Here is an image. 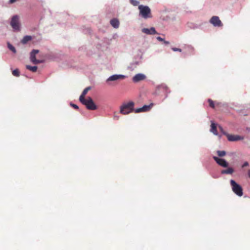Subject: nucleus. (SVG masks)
I'll return each instance as SVG.
<instances>
[{"mask_svg":"<svg viewBox=\"0 0 250 250\" xmlns=\"http://www.w3.org/2000/svg\"><path fill=\"white\" fill-rule=\"evenodd\" d=\"M134 103L130 101L127 103H124L120 107V113L127 115L134 110Z\"/></svg>","mask_w":250,"mask_h":250,"instance_id":"obj_1","label":"nucleus"},{"mask_svg":"<svg viewBox=\"0 0 250 250\" xmlns=\"http://www.w3.org/2000/svg\"><path fill=\"white\" fill-rule=\"evenodd\" d=\"M230 184L233 192L237 196L241 197L243 194V188L241 186L238 184L235 180L231 179Z\"/></svg>","mask_w":250,"mask_h":250,"instance_id":"obj_2","label":"nucleus"},{"mask_svg":"<svg viewBox=\"0 0 250 250\" xmlns=\"http://www.w3.org/2000/svg\"><path fill=\"white\" fill-rule=\"evenodd\" d=\"M139 15L143 18L146 19L151 17V10L148 6L140 5L138 7Z\"/></svg>","mask_w":250,"mask_h":250,"instance_id":"obj_3","label":"nucleus"},{"mask_svg":"<svg viewBox=\"0 0 250 250\" xmlns=\"http://www.w3.org/2000/svg\"><path fill=\"white\" fill-rule=\"evenodd\" d=\"M80 102L83 105H84L86 108L89 110H96L97 108V105L95 104L92 99L88 97L87 99H83Z\"/></svg>","mask_w":250,"mask_h":250,"instance_id":"obj_4","label":"nucleus"},{"mask_svg":"<svg viewBox=\"0 0 250 250\" xmlns=\"http://www.w3.org/2000/svg\"><path fill=\"white\" fill-rule=\"evenodd\" d=\"M10 24L14 31H20L21 30V24L19 21V16L17 15H14L11 18Z\"/></svg>","mask_w":250,"mask_h":250,"instance_id":"obj_5","label":"nucleus"},{"mask_svg":"<svg viewBox=\"0 0 250 250\" xmlns=\"http://www.w3.org/2000/svg\"><path fill=\"white\" fill-rule=\"evenodd\" d=\"M161 92H164L166 94L165 98H167V97L168 94L169 93L170 91L166 84L162 83L160 85H158L156 87L155 92L156 94L158 95L160 94Z\"/></svg>","mask_w":250,"mask_h":250,"instance_id":"obj_6","label":"nucleus"},{"mask_svg":"<svg viewBox=\"0 0 250 250\" xmlns=\"http://www.w3.org/2000/svg\"><path fill=\"white\" fill-rule=\"evenodd\" d=\"M39 52V50L38 49H33L30 52V60L31 62L34 64H37L42 63L43 60H37L36 58V55Z\"/></svg>","mask_w":250,"mask_h":250,"instance_id":"obj_7","label":"nucleus"},{"mask_svg":"<svg viewBox=\"0 0 250 250\" xmlns=\"http://www.w3.org/2000/svg\"><path fill=\"white\" fill-rule=\"evenodd\" d=\"M126 78V76L122 74H114L109 77L106 80V83L110 84V82H115L120 80H123Z\"/></svg>","mask_w":250,"mask_h":250,"instance_id":"obj_8","label":"nucleus"},{"mask_svg":"<svg viewBox=\"0 0 250 250\" xmlns=\"http://www.w3.org/2000/svg\"><path fill=\"white\" fill-rule=\"evenodd\" d=\"M213 159L216 163L219 166L223 167H228L229 166V163L224 159L219 158L217 156H213Z\"/></svg>","mask_w":250,"mask_h":250,"instance_id":"obj_9","label":"nucleus"},{"mask_svg":"<svg viewBox=\"0 0 250 250\" xmlns=\"http://www.w3.org/2000/svg\"><path fill=\"white\" fill-rule=\"evenodd\" d=\"M209 22L215 27L222 26L223 24L218 16H213L210 19Z\"/></svg>","mask_w":250,"mask_h":250,"instance_id":"obj_10","label":"nucleus"},{"mask_svg":"<svg viewBox=\"0 0 250 250\" xmlns=\"http://www.w3.org/2000/svg\"><path fill=\"white\" fill-rule=\"evenodd\" d=\"M227 139L228 141L230 142H236L243 140L244 139V137L238 135H232L229 134L227 137Z\"/></svg>","mask_w":250,"mask_h":250,"instance_id":"obj_11","label":"nucleus"},{"mask_svg":"<svg viewBox=\"0 0 250 250\" xmlns=\"http://www.w3.org/2000/svg\"><path fill=\"white\" fill-rule=\"evenodd\" d=\"M142 32L143 33L149 35L158 34L155 28L153 27H151L150 28H143L142 29Z\"/></svg>","mask_w":250,"mask_h":250,"instance_id":"obj_12","label":"nucleus"},{"mask_svg":"<svg viewBox=\"0 0 250 250\" xmlns=\"http://www.w3.org/2000/svg\"><path fill=\"white\" fill-rule=\"evenodd\" d=\"M146 78V76L142 73H138L134 76L132 78V81L134 83H138L143 81Z\"/></svg>","mask_w":250,"mask_h":250,"instance_id":"obj_13","label":"nucleus"},{"mask_svg":"<svg viewBox=\"0 0 250 250\" xmlns=\"http://www.w3.org/2000/svg\"><path fill=\"white\" fill-rule=\"evenodd\" d=\"M217 124L214 123L213 121H211V128L210 129V131L212 132L214 135L218 136V133L217 131Z\"/></svg>","mask_w":250,"mask_h":250,"instance_id":"obj_14","label":"nucleus"},{"mask_svg":"<svg viewBox=\"0 0 250 250\" xmlns=\"http://www.w3.org/2000/svg\"><path fill=\"white\" fill-rule=\"evenodd\" d=\"M141 63V61H133L130 63L128 66V68L131 70H133L137 66L139 65Z\"/></svg>","mask_w":250,"mask_h":250,"instance_id":"obj_15","label":"nucleus"},{"mask_svg":"<svg viewBox=\"0 0 250 250\" xmlns=\"http://www.w3.org/2000/svg\"><path fill=\"white\" fill-rule=\"evenodd\" d=\"M227 169H223L221 171V173L222 174H232L234 171V170L232 167H227Z\"/></svg>","mask_w":250,"mask_h":250,"instance_id":"obj_16","label":"nucleus"},{"mask_svg":"<svg viewBox=\"0 0 250 250\" xmlns=\"http://www.w3.org/2000/svg\"><path fill=\"white\" fill-rule=\"evenodd\" d=\"M110 23L114 28H118L119 26V21L116 18L111 19L110 21Z\"/></svg>","mask_w":250,"mask_h":250,"instance_id":"obj_17","label":"nucleus"},{"mask_svg":"<svg viewBox=\"0 0 250 250\" xmlns=\"http://www.w3.org/2000/svg\"><path fill=\"white\" fill-rule=\"evenodd\" d=\"M91 88V86H88L86 87L82 92L81 95L79 97V101H81L82 100L85 99L84 97L85 95L87 94V92L90 90Z\"/></svg>","mask_w":250,"mask_h":250,"instance_id":"obj_18","label":"nucleus"},{"mask_svg":"<svg viewBox=\"0 0 250 250\" xmlns=\"http://www.w3.org/2000/svg\"><path fill=\"white\" fill-rule=\"evenodd\" d=\"M32 37L30 35H26L23 37V39L21 41V43L25 44H26L29 41L32 40Z\"/></svg>","mask_w":250,"mask_h":250,"instance_id":"obj_19","label":"nucleus"},{"mask_svg":"<svg viewBox=\"0 0 250 250\" xmlns=\"http://www.w3.org/2000/svg\"><path fill=\"white\" fill-rule=\"evenodd\" d=\"M153 105V103H151L149 105H144L143 107H142L143 112H147V111H149L151 109V108Z\"/></svg>","mask_w":250,"mask_h":250,"instance_id":"obj_20","label":"nucleus"},{"mask_svg":"<svg viewBox=\"0 0 250 250\" xmlns=\"http://www.w3.org/2000/svg\"><path fill=\"white\" fill-rule=\"evenodd\" d=\"M7 46L8 48L10 50H11L13 53H16L17 52L15 47L9 42H7Z\"/></svg>","mask_w":250,"mask_h":250,"instance_id":"obj_21","label":"nucleus"},{"mask_svg":"<svg viewBox=\"0 0 250 250\" xmlns=\"http://www.w3.org/2000/svg\"><path fill=\"white\" fill-rule=\"evenodd\" d=\"M26 69L31 71L32 72H35L37 71L38 67L37 66H31L29 65H26Z\"/></svg>","mask_w":250,"mask_h":250,"instance_id":"obj_22","label":"nucleus"},{"mask_svg":"<svg viewBox=\"0 0 250 250\" xmlns=\"http://www.w3.org/2000/svg\"><path fill=\"white\" fill-rule=\"evenodd\" d=\"M12 74L15 77H19L20 75V72L18 68H16L12 71Z\"/></svg>","mask_w":250,"mask_h":250,"instance_id":"obj_23","label":"nucleus"},{"mask_svg":"<svg viewBox=\"0 0 250 250\" xmlns=\"http://www.w3.org/2000/svg\"><path fill=\"white\" fill-rule=\"evenodd\" d=\"M218 128H219V130L220 131V132L222 133V134H223L224 135H225L227 137L228 136V135L229 134L228 133L225 131H224L222 126H221V125H218Z\"/></svg>","mask_w":250,"mask_h":250,"instance_id":"obj_24","label":"nucleus"},{"mask_svg":"<svg viewBox=\"0 0 250 250\" xmlns=\"http://www.w3.org/2000/svg\"><path fill=\"white\" fill-rule=\"evenodd\" d=\"M217 153L219 157H223L226 154V152L224 150H217Z\"/></svg>","mask_w":250,"mask_h":250,"instance_id":"obj_25","label":"nucleus"},{"mask_svg":"<svg viewBox=\"0 0 250 250\" xmlns=\"http://www.w3.org/2000/svg\"><path fill=\"white\" fill-rule=\"evenodd\" d=\"M129 1L130 3L133 6H137L139 3V2L136 0H129Z\"/></svg>","mask_w":250,"mask_h":250,"instance_id":"obj_26","label":"nucleus"},{"mask_svg":"<svg viewBox=\"0 0 250 250\" xmlns=\"http://www.w3.org/2000/svg\"><path fill=\"white\" fill-rule=\"evenodd\" d=\"M208 101L209 103V106L212 108H214L215 105L214 104V102L210 99H208Z\"/></svg>","mask_w":250,"mask_h":250,"instance_id":"obj_27","label":"nucleus"},{"mask_svg":"<svg viewBox=\"0 0 250 250\" xmlns=\"http://www.w3.org/2000/svg\"><path fill=\"white\" fill-rule=\"evenodd\" d=\"M133 111H134L136 113H138L140 112H144L142 109V107L134 109Z\"/></svg>","mask_w":250,"mask_h":250,"instance_id":"obj_28","label":"nucleus"},{"mask_svg":"<svg viewBox=\"0 0 250 250\" xmlns=\"http://www.w3.org/2000/svg\"><path fill=\"white\" fill-rule=\"evenodd\" d=\"M70 105L71 107H73L74 109H79V106L77 104H75L71 102L70 103Z\"/></svg>","mask_w":250,"mask_h":250,"instance_id":"obj_29","label":"nucleus"},{"mask_svg":"<svg viewBox=\"0 0 250 250\" xmlns=\"http://www.w3.org/2000/svg\"><path fill=\"white\" fill-rule=\"evenodd\" d=\"M171 49L174 51V52H181L182 51V50L180 48H176V47H172L171 48Z\"/></svg>","mask_w":250,"mask_h":250,"instance_id":"obj_30","label":"nucleus"},{"mask_svg":"<svg viewBox=\"0 0 250 250\" xmlns=\"http://www.w3.org/2000/svg\"><path fill=\"white\" fill-rule=\"evenodd\" d=\"M156 39L160 42H163V41H164V40H165L164 38H163L160 36L156 37Z\"/></svg>","mask_w":250,"mask_h":250,"instance_id":"obj_31","label":"nucleus"},{"mask_svg":"<svg viewBox=\"0 0 250 250\" xmlns=\"http://www.w3.org/2000/svg\"><path fill=\"white\" fill-rule=\"evenodd\" d=\"M249 163L248 162H245L242 166V167L244 168L249 166Z\"/></svg>","mask_w":250,"mask_h":250,"instance_id":"obj_32","label":"nucleus"},{"mask_svg":"<svg viewBox=\"0 0 250 250\" xmlns=\"http://www.w3.org/2000/svg\"><path fill=\"white\" fill-rule=\"evenodd\" d=\"M163 42L165 45H168L170 43V42L168 41H165V40L164 41H163Z\"/></svg>","mask_w":250,"mask_h":250,"instance_id":"obj_33","label":"nucleus"},{"mask_svg":"<svg viewBox=\"0 0 250 250\" xmlns=\"http://www.w3.org/2000/svg\"><path fill=\"white\" fill-rule=\"evenodd\" d=\"M113 118L114 120H118L119 119V116L118 115H114Z\"/></svg>","mask_w":250,"mask_h":250,"instance_id":"obj_34","label":"nucleus"},{"mask_svg":"<svg viewBox=\"0 0 250 250\" xmlns=\"http://www.w3.org/2000/svg\"><path fill=\"white\" fill-rule=\"evenodd\" d=\"M188 48L189 50H193V48L191 46H188Z\"/></svg>","mask_w":250,"mask_h":250,"instance_id":"obj_35","label":"nucleus"},{"mask_svg":"<svg viewBox=\"0 0 250 250\" xmlns=\"http://www.w3.org/2000/svg\"><path fill=\"white\" fill-rule=\"evenodd\" d=\"M16 1V0H9V3H13L14 2H15V1Z\"/></svg>","mask_w":250,"mask_h":250,"instance_id":"obj_36","label":"nucleus"},{"mask_svg":"<svg viewBox=\"0 0 250 250\" xmlns=\"http://www.w3.org/2000/svg\"><path fill=\"white\" fill-rule=\"evenodd\" d=\"M248 175L249 177L250 178V169L248 170Z\"/></svg>","mask_w":250,"mask_h":250,"instance_id":"obj_37","label":"nucleus"}]
</instances>
